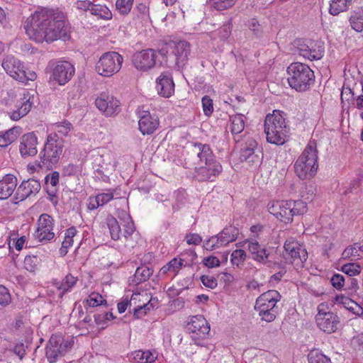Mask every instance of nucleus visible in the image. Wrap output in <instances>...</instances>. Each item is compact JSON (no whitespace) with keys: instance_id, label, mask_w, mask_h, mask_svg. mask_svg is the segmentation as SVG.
Returning a JSON list of instances; mask_svg holds the SVG:
<instances>
[{"instance_id":"nucleus-52","label":"nucleus","mask_w":363,"mask_h":363,"mask_svg":"<svg viewBox=\"0 0 363 363\" xmlns=\"http://www.w3.org/2000/svg\"><path fill=\"white\" fill-rule=\"evenodd\" d=\"M86 303L90 307H96L106 303V301L99 294L92 293L86 299Z\"/></svg>"},{"instance_id":"nucleus-55","label":"nucleus","mask_w":363,"mask_h":363,"mask_svg":"<svg viewBox=\"0 0 363 363\" xmlns=\"http://www.w3.org/2000/svg\"><path fill=\"white\" fill-rule=\"evenodd\" d=\"M263 155L262 151L260 150H257L255 153L252 154L251 156L243 160V162H246L249 165H259L262 160Z\"/></svg>"},{"instance_id":"nucleus-29","label":"nucleus","mask_w":363,"mask_h":363,"mask_svg":"<svg viewBox=\"0 0 363 363\" xmlns=\"http://www.w3.org/2000/svg\"><path fill=\"white\" fill-rule=\"evenodd\" d=\"M153 270L147 265H141L138 267L134 275L129 278L130 284L138 285L147 281L152 274Z\"/></svg>"},{"instance_id":"nucleus-61","label":"nucleus","mask_w":363,"mask_h":363,"mask_svg":"<svg viewBox=\"0 0 363 363\" xmlns=\"http://www.w3.org/2000/svg\"><path fill=\"white\" fill-rule=\"evenodd\" d=\"M332 285L337 289H341L345 285L344 276L340 274H335L330 279Z\"/></svg>"},{"instance_id":"nucleus-17","label":"nucleus","mask_w":363,"mask_h":363,"mask_svg":"<svg viewBox=\"0 0 363 363\" xmlns=\"http://www.w3.org/2000/svg\"><path fill=\"white\" fill-rule=\"evenodd\" d=\"M315 321L318 328L328 334L335 333L340 325V318L333 312L316 314Z\"/></svg>"},{"instance_id":"nucleus-6","label":"nucleus","mask_w":363,"mask_h":363,"mask_svg":"<svg viewBox=\"0 0 363 363\" xmlns=\"http://www.w3.org/2000/svg\"><path fill=\"white\" fill-rule=\"evenodd\" d=\"M287 72L290 86L298 91L308 90L315 81L313 71L304 63H291L287 68Z\"/></svg>"},{"instance_id":"nucleus-45","label":"nucleus","mask_w":363,"mask_h":363,"mask_svg":"<svg viewBox=\"0 0 363 363\" xmlns=\"http://www.w3.org/2000/svg\"><path fill=\"white\" fill-rule=\"evenodd\" d=\"M11 303V296L7 288L0 285V313Z\"/></svg>"},{"instance_id":"nucleus-56","label":"nucleus","mask_w":363,"mask_h":363,"mask_svg":"<svg viewBox=\"0 0 363 363\" xmlns=\"http://www.w3.org/2000/svg\"><path fill=\"white\" fill-rule=\"evenodd\" d=\"M38 264V258L37 256L28 255L24 259V265L27 270L33 272Z\"/></svg>"},{"instance_id":"nucleus-27","label":"nucleus","mask_w":363,"mask_h":363,"mask_svg":"<svg viewBox=\"0 0 363 363\" xmlns=\"http://www.w3.org/2000/svg\"><path fill=\"white\" fill-rule=\"evenodd\" d=\"M156 82V89L160 96L169 98L174 92V83L171 77L162 74Z\"/></svg>"},{"instance_id":"nucleus-47","label":"nucleus","mask_w":363,"mask_h":363,"mask_svg":"<svg viewBox=\"0 0 363 363\" xmlns=\"http://www.w3.org/2000/svg\"><path fill=\"white\" fill-rule=\"evenodd\" d=\"M335 301L336 303L341 304L346 309L352 311L354 307L357 306V303L352 301L351 298L345 296L343 295H337L335 297Z\"/></svg>"},{"instance_id":"nucleus-51","label":"nucleus","mask_w":363,"mask_h":363,"mask_svg":"<svg viewBox=\"0 0 363 363\" xmlns=\"http://www.w3.org/2000/svg\"><path fill=\"white\" fill-rule=\"evenodd\" d=\"M133 13L141 21H147L149 18V9L144 4L137 5L133 11Z\"/></svg>"},{"instance_id":"nucleus-58","label":"nucleus","mask_w":363,"mask_h":363,"mask_svg":"<svg viewBox=\"0 0 363 363\" xmlns=\"http://www.w3.org/2000/svg\"><path fill=\"white\" fill-rule=\"evenodd\" d=\"M200 279L205 286L211 289H215L218 285L217 279L213 276L202 275Z\"/></svg>"},{"instance_id":"nucleus-1","label":"nucleus","mask_w":363,"mask_h":363,"mask_svg":"<svg viewBox=\"0 0 363 363\" xmlns=\"http://www.w3.org/2000/svg\"><path fill=\"white\" fill-rule=\"evenodd\" d=\"M28 36L37 43H52L58 39H69L70 30L62 13L40 9L29 17L25 25Z\"/></svg>"},{"instance_id":"nucleus-22","label":"nucleus","mask_w":363,"mask_h":363,"mask_svg":"<svg viewBox=\"0 0 363 363\" xmlns=\"http://www.w3.org/2000/svg\"><path fill=\"white\" fill-rule=\"evenodd\" d=\"M40 184L38 181L30 179L27 181H23L17 188L16 199L20 201L26 199L31 195H35L40 189Z\"/></svg>"},{"instance_id":"nucleus-4","label":"nucleus","mask_w":363,"mask_h":363,"mask_svg":"<svg viewBox=\"0 0 363 363\" xmlns=\"http://www.w3.org/2000/svg\"><path fill=\"white\" fill-rule=\"evenodd\" d=\"M317 154L316 143L311 140L294 164L295 172L301 179H310L315 174L318 167Z\"/></svg>"},{"instance_id":"nucleus-36","label":"nucleus","mask_w":363,"mask_h":363,"mask_svg":"<svg viewBox=\"0 0 363 363\" xmlns=\"http://www.w3.org/2000/svg\"><path fill=\"white\" fill-rule=\"evenodd\" d=\"M143 298H145L143 301V303L140 305H133V315L136 318H140L143 316L145 315L147 313V311H150V309L153 308V305L151 303L150 301H149L147 303H145V301H147V297L144 296Z\"/></svg>"},{"instance_id":"nucleus-3","label":"nucleus","mask_w":363,"mask_h":363,"mask_svg":"<svg viewBox=\"0 0 363 363\" xmlns=\"http://www.w3.org/2000/svg\"><path fill=\"white\" fill-rule=\"evenodd\" d=\"M289 130V128L280 111H274L273 113L266 116L264 132L268 143L277 145H283L286 141Z\"/></svg>"},{"instance_id":"nucleus-18","label":"nucleus","mask_w":363,"mask_h":363,"mask_svg":"<svg viewBox=\"0 0 363 363\" xmlns=\"http://www.w3.org/2000/svg\"><path fill=\"white\" fill-rule=\"evenodd\" d=\"M189 155L194 160V164L199 166L215 159L209 145L201 143L194 144L189 151Z\"/></svg>"},{"instance_id":"nucleus-24","label":"nucleus","mask_w":363,"mask_h":363,"mask_svg":"<svg viewBox=\"0 0 363 363\" xmlns=\"http://www.w3.org/2000/svg\"><path fill=\"white\" fill-rule=\"evenodd\" d=\"M248 250L251 253L252 258L255 261L263 264H267L268 266H270L272 263V262L269 260L270 253L264 247L259 245L257 241H249Z\"/></svg>"},{"instance_id":"nucleus-62","label":"nucleus","mask_w":363,"mask_h":363,"mask_svg":"<svg viewBox=\"0 0 363 363\" xmlns=\"http://www.w3.org/2000/svg\"><path fill=\"white\" fill-rule=\"evenodd\" d=\"M203 263L207 267L213 268L218 267L220 262L218 257L215 256H209L203 259Z\"/></svg>"},{"instance_id":"nucleus-28","label":"nucleus","mask_w":363,"mask_h":363,"mask_svg":"<svg viewBox=\"0 0 363 363\" xmlns=\"http://www.w3.org/2000/svg\"><path fill=\"white\" fill-rule=\"evenodd\" d=\"M17 186V178L8 174L0 180V199H6L13 193Z\"/></svg>"},{"instance_id":"nucleus-64","label":"nucleus","mask_w":363,"mask_h":363,"mask_svg":"<svg viewBox=\"0 0 363 363\" xmlns=\"http://www.w3.org/2000/svg\"><path fill=\"white\" fill-rule=\"evenodd\" d=\"M93 4L89 0L77 1L76 2V7L82 11L90 10Z\"/></svg>"},{"instance_id":"nucleus-40","label":"nucleus","mask_w":363,"mask_h":363,"mask_svg":"<svg viewBox=\"0 0 363 363\" xmlns=\"http://www.w3.org/2000/svg\"><path fill=\"white\" fill-rule=\"evenodd\" d=\"M348 8L347 0H333L330 4L329 12L333 16L338 15Z\"/></svg>"},{"instance_id":"nucleus-15","label":"nucleus","mask_w":363,"mask_h":363,"mask_svg":"<svg viewBox=\"0 0 363 363\" xmlns=\"http://www.w3.org/2000/svg\"><path fill=\"white\" fill-rule=\"evenodd\" d=\"M97 108L106 116H112L120 111V102L114 96L101 94L95 100Z\"/></svg>"},{"instance_id":"nucleus-63","label":"nucleus","mask_w":363,"mask_h":363,"mask_svg":"<svg viewBox=\"0 0 363 363\" xmlns=\"http://www.w3.org/2000/svg\"><path fill=\"white\" fill-rule=\"evenodd\" d=\"M186 240L189 245L193 244L197 245L201 242L202 238L198 234H190L186 236Z\"/></svg>"},{"instance_id":"nucleus-43","label":"nucleus","mask_w":363,"mask_h":363,"mask_svg":"<svg viewBox=\"0 0 363 363\" xmlns=\"http://www.w3.org/2000/svg\"><path fill=\"white\" fill-rule=\"evenodd\" d=\"M156 357L150 351L138 350L134 353V359L138 363H152Z\"/></svg>"},{"instance_id":"nucleus-35","label":"nucleus","mask_w":363,"mask_h":363,"mask_svg":"<svg viewBox=\"0 0 363 363\" xmlns=\"http://www.w3.org/2000/svg\"><path fill=\"white\" fill-rule=\"evenodd\" d=\"M106 223L111 238L114 240H119L121 238V228L116 218L109 215L107 216Z\"/></svg>"},{"instance_id":"nucleus-30","label":"nucleus","mask_w":363,"mask_h":363,"mask_svg":"<svg viewBox=\"0 0 363 363\" xmlns=\"http://www.w3.org/2000/svg\"><path fill=\"white\" fill-rule=\"evenodd\" d=\"M113 198V194L112 192L102 193L96 195L95 197H90L88 208L89 210H95L99 206H102L107 203L108 201L112 200Z\"/></svg>"},{"instance_id":"nucleus-7","label":"nucleus","mask_w":363,"mask_h":363,"mask_svg":"<svg viewBox=\"0 0 363 363\" xmlns=\"http://www.w3.org/2000/svg\"><path fill=\"white\" fill-rule=\"evenodd\" d=\"M64 147L63 140L57 134H50L43 150L40 152L39 167L52 169L58 163Z\"/></svg>"},{"instance_id":"nucleus-57","label":"nucleus","mask_w":363,"mask_h":363,"mask_svg":"<svg viewBox=\"0 0 363 363\" xmlns=\"http://www.w3.org/2000/svg\"><path fill=\"white\" fill-rule=\"evenodd\" d=\"M60 174L58 172H52L51 174L47 175L45 178L46 184H50V189H56V186L59 183Z\"/></svg>"},{"instance_id":"nucleus-34","label":"nucleus","mask_w":363,"mask_h":363,"mask_svg":"<svg viewBox=\"0 0 363 363\" xmlns=\"http://www.w3.org/2000/svg\"><path fill=\"white\" fill-rule=\"evenodd\" d=\"M257 150H260L257 143L252 139L248 140L241 149L240 157L241 161L243 162V160L251 156L252 154L255 153Z\"/></svg>"},{"instance_id":"nucleus-19","label":"nucleus","mask_w":363,"mask_h":363,"mask_svg":"<svg viewBox=\"0 0 363 363\" xmlns=\"http://www.w3.org/2000/svg\"><path fill=\"white\" fill-rule=\"evenodd\" d=\"M280 298L279 293L275 290H269L263 293L257 298L255 310L279 311L277 303L280 301Z\"/></svg>"},{"instance_id":"nucleus-32","label":"nucleus","mask_w":363,"mask_h":363,"mask_svg":"<svg viewBox=\"0 0 363 363\" xmlns=\"http://www.w3.org/2000/svg\"><path fill=\"white\" fill-rule=\"evenodd\" d=\"M363 257V245L361 243H354L353 245L347 247L342 253L343 259H355L356 257Z\"/></svg>"},{"instance_id":"nucleus-39","label":"nucleus","mask_w":363,"mask_h":363,"mask_svg":"<svg viewBox=\"0 0 363 363\" xmlns=\"http://www.w3.org/2000/svg\"><path fill=\"white\" fill-rule=\"evenodd\" d=\"M147 296V294H141L140 293L138 294H133L130 299V301H126L118 303V311L120 313H124L125 310L127 309V307L129 306L130 308L133 306V305H135L138 303V302L141 301V298Z\"/></svg>"},{"instance_id":"nucleus-8","label":"nucleus","mask_w":363,"mask_h":363,"mask_svg":"<svg viewBox=\"0 0 363 363\" xmlns=\"http://www.w3.org/2000/svg\"><path fill=\"white\" fill-rule=\"evenodd\" d=\"M73 344L72 340H65L59 334L52 335L45 348V356L49 363H55L60 357L65 356Z\"/></svg>"},{"instance_id":"nucleus-2","label":"nucleus","mask_w":363,"mask_h":363,"mask_svg":"<svg viewBox=\"0 0 363 363\" xmlns=\"http://www.w3.org/2000/svg\"><path fill=\"white\" fill-rule=\"evenodd\" d=\"M267 208L271 214L285 223H291L294 216L307 212L306 203L301 200L271 201L268 203Z\"/></svg>"},{"instance_id":"nucleus-16","label":"nucleus","mask_w":363,"mask_h":363,"mask_svg":"<svg viewBox=\"0 0 363 363\" xmlns=\"http://www.w3.org/2000/svg\"><path fill=\"white\" fill-rule=\"evenodd\" d=\"M222 171V166L219 162L213 161L206 162L204 164L196 167V177L199 181H213Z\"/></svg>"},{"instance_id":"nucleus-37","label":"nucleus","mask_w":363,"mask_h":363,"mask_svg":"<svg viewBox=\"0 0 363 363\" xmlns=\"http://www.w3.org/2000/svg\"><path fill=\"white\" fill-rule=\"evenodd\" d=\"M352 28L357 32L363 30V6L354 11L350 18Z\"/></svg>"},{"instance_id":"nucleus-26","label":"nucleus","mask_w":363,"mask_h":363,"mask_svg":"<svg viewBox=\"0 0 363 363\" xmlns=\"http://www.w3.org/2000/svg\"><path fill=\"white\" fill-rule=\"evenodd\" d=\"M286 255H289L294 262L298 260L303 263L307 260L308 253L306 250L295 241H286L284 243Z\"/></svg>"},{"instance_id":"nucleus-38","label":"nucleus","mask_w":363,"mask_h":363,"mask_svg":"<svg viewBox=\"0 0 363 363\" xmlns=\"http://www.w3.org/2000/svg\"><path fill=\"white\" fill-rule=\"evenodd\" d=\"M77 277L67 274L60 283L57 284V289L61 291L60 296L72 289L77 283Z\"/></svg>"},{"instance_id":"nucleus-12","label":"nucleus","mask_w":363,"mask_h":363,"mask_svg":"<svg viewBox=\"0 0 363 363\" xmlns=\"http://www.w3.org/2000/svg\"><path fill=\"white\" fill-rule=\"evenodd\" d=\"M156 57L157 54L153 49L143 50L133 55L132 62L138 70L146 72L155 67Z\"/></svg>"},{"instance_id":"nucleus-23","label":"nucleus","mask_w":363,"mask_h":363,"mask_svg":"<svg viewBox=\"0 0 363 363\" xmlns=\"http://www.w3.org/2000/svg\"><path fill=\"white\" fill-rule=\"evenodd\" d=\"M38 140L33 133L24 134L21 138L19 150L23 157L34 156L37 154Z\"/></svg>"},{"instance_id":"nucleus-54","label":"nucleus","mask_w":363,"mask_h":363,"mask_svg":"<svg viewBox=\"0 0 363 363\" xmlns=\"http://www.w3.org/2000/svg\"><path fill=\"white\" fill-rule=\"evenodd\" d=\"M259 313V317H261V319L264 321L270 323L275 320L279 311H274L271 310L269 311V309L266 310H256Z\"/></svg>"},{"instance_id":"nucleus-13","label":"nucleus","mask_w":363,"mask_h":363,"mask_svg":"<svg viewBox=\"0 0 363 363\" xmlns=\"http://www.w3.org/2000/svg\"><path fill=\"white\" fill-rule=\"evenodd\" d=\"M239 234V230L232 225L225 228L215 238L212 237L206 243L205 247L208 250H213L216 247L220 245H227L228 243L235 241Z\"/></svg>"},{"instance_id":"nucleus-20","label":"nucleus","mask_w":363,"mask_h":363,"mask_svg":"<svg viewBox=\"0 0 363 363\" xmlns=\"http://www.w3.org/2000/svg\"><path fill=\"white\" fill-rule=\"evenodd\" d=\"M74 74L73 65L67 61H63L58 63L53 69L52 79L60 85H64L72 79Z\"/></svg>"},{"instance_id":"nucleus-44","label":"nucleus","mask_w":363,"mask_h":363,"mask_svg":"<svg viewBox=\"0 0 363 363\" xmlns=\"http://www.w3.org/2000/svg\"><path fill=\"white\" fill-rule=\"evenodd\" d=\"M308 363H331L330 359L318 350H312L308 355Z\"/></svg>"},{"instance_id":"nucleus-46","label":"nucleus","mask_w":363,"mask_h":363,"mask_svg":"<svg viewBox=\"0 0 363 363\" xmlns=\"http://www.w3.org/2000/svg\"><path fill=\"white\" fill-rule=\"evenodd\" d=\"M184 259L177 258L172 259L167 264L164 266L161 269L162 274H166L167 272H173L177 273L182 267Z\"/></svg>"},{"instance_id":"nucleus-48","label":"nucleus","mask_w":363,"mask_h":363,"mask_svg":"<svg viewBox=\"0 0 363 363\" xmlns=\"http://www.w3.org/2000/svg\"><path fill=\"white\" fill-rule=\"evenodd\" d=\"M246 257V252L243 250H235L231 254V262L233 265L239 267L243 264Z\"/></svg>"},{"instance_id":"nucleus-49","label":"nucleus","mask_w":363,"mask_h":363,"mask_svg":"<svg viewBox=\"0 0 363 363\" xmlns=\"http://www.w3.org/2000/svg\"><path fill=\"white\" fill-rule=\"evenodd\" d=\"M342 272L349 277H353L361 272V267L357 263H348L342 267Z\"/></svg>"},{"instance_id":"nucleus-42","label":"nucleus","mask_w":363,"mask_h":363,"mask_svg":"<svg viewBox=\"0 0 363 363\" xmlns=\"http://www.w3.org/2000/svg\"><path fill=\"white\" fill-rule=\"evenodd\" d=\"M91 13L99 16L104 19H111L112 18L111 11L106 6L94 4L90 9Z\"/></svg>"},{"instance_id":"nucleus-14","label":"nucleus","mask_w":363,"mask_h":363,"mask_svg":"<svg viewBox=\"0 0 363 363\" xmlns=\"http://www.w3.org/2000/svg\"><path fill=\"white\" fill-rule=\"evenodd\" d=\"M52 218L48 214H42L38 220V228L34 236L39 242H48L51 240L55 233L52 232Z\"/></svg>"},{"instance_id":"nucleus-53","label":"nucleus","mask_w":363,"mask_h":363,"mask_svg":"<svg viewBox=\"0 0 363 363\" xmlns=\"http://www.w3.org/2000/svg\"><path fill=\"white\" fill-rule=\"evenodd\" d=\"M213 7L218 11H223L231 8L237 0H210Z\"/></svg>"},{"instance_id":"nucleus-25","label":"nucleus","mask_w":363,"mask_h":363,"mask_svg":"<svg viewBox=\"0 0 363 363\" xmlns=\"http://www.w3.org/2000/svg\"><path fill=\"white\" fill-rule=\"evenodd\" d=\"M138 121L139 129L143 135H150L159 125V120L152 116L148 111H143Z\"/></svg>"},{"instance_id":"nucleus-31","label":"nucleus","mask_w":363,"mask_h":363,"mask_svg":"<svg viewBox=\"0 0 363 363\" xmlns=\"http://www.w3.org/2000/svg\"><path fill=\"white\" fill-rule=\"evenodd\" d=\"M362 86V94H357L354 89H352L349 87L344 88L342 91L341 94V99L342 100L344 99V98H346V96L350 94L351 97L353 99L352 105L358 108V109H363V82L361 83Z\"/></svg>"},{"instance_id":"nucleus-11","label":"nucleus","mask_w":363,"mask_h":363,"mask_svg":"<svg viewBox=\"0 0 363 363\" xmlns=\"http://www.w3.org/2000/svg\"><path fill=\"white\" fill-rule=\"evenodd\" d=\"M313 44L312 41H306L302 39L295 40L294 43L296 52L311 61L320 60L323 56V48L318 46L316 49Z\"/></svg>"},{"instance_id":"nucleus-5","label":"nucleus","mask_w":363,"mask_h":363,"mask_svg":"<svg viewBox=\"0 0 363 363\" xmlns=\"http://www.w3.org/2000/svg\"><path fill=\"white\" fill-rule=\"evenodd\" d=\"M190 50V44L187 41H171L166 45L165 48L160 50V53L166 57L169 67L179 70L187 63Z\"/></svg>"},{"instance_id":"nucleus-41","label":"nucleus","mask_w":363,"mask_h":363,"mask_svg":"<svg viewBox=\"0 0 363 363\" xmlns=\"http://www.w3.org/2000/svg\"><path fill=\"white\" fill-rule=\"evenodd\" d=\"M32 103L29 99L24 101L21 107L17 110L13 111L11 114V118L13 121H18L24 116H26L30 110Z\"/></svg>"},{"instance_id":"nucleus-10","label":"nucleus","mask_w":363,"mask_h":363,"mask_svg":"<svg viewBox=\"0 0 363 363\" xmlns=\"http://www.w3.org/2000/svg\"><path fill=\"white\" fill-rule=\"evenodd\" d=\"M123 59L116 52H108L103 54L96 65V71L104 77H111L121 68Z\"/></svg>"},{"instance_id":"nucleus-50","label":"nucleus","mask_w":363,"mask_h":363,"mask_svg":"<svg viewBox=\"0 0 363 363\" xmlns=\"http://www.w3.org/2000/svg\"><path fill=\"white\" fill-rule=\"evenodd\" d=\"M133 3V0H117L116 6L121 14L126 15L131 10Z\"/></svg>"},{"instance_id":"nucleus-60","label":"nucleus","mask_w":363,"mask_h":363,"mask_svg":"<svg viewBox=\"0 0 363 363\" xmlns=\"http://www.w3.org/2000/svg\"><path fill=\"white\" fill-rule=\"evenodd\" d=\"M202 105L204 113L210 116L213 111L212 99L208 96H204L202 98Z\"/></svg>"},{"instance_id":"nucleus-9","label":"nucleus","mask_w":363,"mask_h":363,"mask_svg":"<svg viewBox=\"0 0 363 363\" xmlns=\"http://www.w3.org/2000/svg\"><path fill=\"white\" fill-rule=\"evenodd\" d=\"M1 65L8 74L21 82L34 81L37 77L35 72H27L23 63L13 56H6L4 59Z\"/></svg>"},{"instance_id":"nucleus-21","label":"nucleus","mask_w":363,"mask_h":363,"mask_svg":"<svg viewBox=\"0 0 363 363\" xmlns=\"http://www.w3.org/2000/svg\"><path fill=\"white\" fill-rule=\"evenodd\" d=\"M186 328L190 333L196 334L198 338H203L210 331L208 322L201 315L193 316L187 323Z\"/></svg>"},{"instance_id":"nucleus-59","label":"nucleus","mask_w":363,"mask_h":363,"mask_svg":"<svg viewBox=\"0 0 363 363\" xmlns=\"http://www.w3.org/2000/svg\"><path fill=\"white\" fill-rule=\"evenodd\" d=\"M15 140V136L13 135L12 130H10L6 132L5 134L0 135V147H7Z\"/></svg>"},{"instance_id":"nucleus-33","label":"nucleus","mask_w":363,"mask_h":363,"mask_svg":"<svg viewBox=\"0 0 363 363\" xmlns=\"http://www.w3.org/2000/svg\"><path fill=\"white\" fill-rule=\"evenodd\" d=\"M230 129L233 135L240 133L245 128V122L242 114L231 116Z\"/></svg>"}]
</instances>
